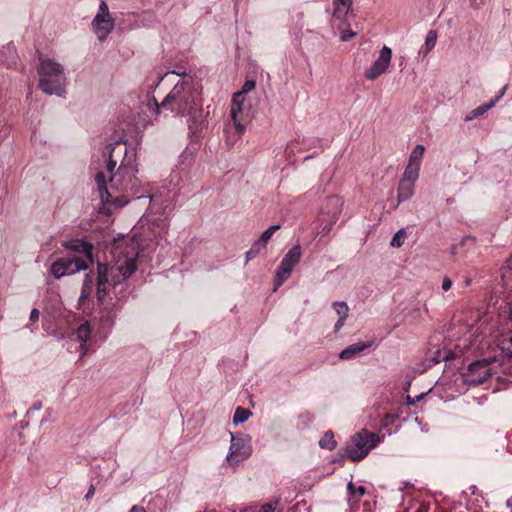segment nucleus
Here are the masks:
<instances>
[{
    "mask_svg": "<svg viewBox=\"0 0 512 512\" xmlns=\"http://www.w3.org/2000/svg\"><path fill=\"white\" fill-rule=\"evenodd\" d=\"M136 172L133 157L127 156L125 146L116 143L95 175L99 198L109 212L128 204L131 197L142 198L137 195Z\"/></svg>",
    "mask_w": 512,
    "mask_h": 512,
    "instance_id": "1",
    "label": "nucleus"
},
{
    "mask_svg": "<svg viewBox=\"0 0 512 512\" xmlns=\"http://www.w3.org/2000/svg\"><path fill=\"white\" fill-rule=\"evenodd\" d=\"M113 262L110 266L98 263L97 296L102 300L110 285L116 286L128 279L137 269L138 245L131 241L117 244L113 248Z\"/></svg>",
    "mask_w": 512,
    "mask_h": 512,
    "instance_id": "2",
    "label": "nucleus"
},
{
    "mask_svg": "<svg viewBox=\"0 0 512 512\" xmlns=\"http://www.w3.org/2000/svg\"><path fill=\"white\" fill-rule=\"evenodd\" d=\"M155 112L168 111L176 116L196 118L201 109L199 90L191 77L178 81L164 100L158 104L154 99Z\"/></svg>",
    "mask_w": 512,
    "mask_h": 512,
    "instance_id": "3",
    "label": "nucleus"
},
{
    "mask_svg": "<svg viewBox=\"0 0 512 512\" xmlns=\"http://www.w3.org/2000/svg\"><path fill=\"white\" fill-rule=\"evenodd\" d=\"M39 87L48 95L62 96L65 92L67 78L61 63L49 57H39Z\"/></svg>",
    "mask_w": 512,
    "mask_h": 512,
    "instance_id": "4",
    "label": "nucleus"
},
{
    "mask_svg": "<svg viewBox=\"0 0 512 512\" xmlns=\"http://www.w3.org/2000/svg\"><path fill=\"white\" fill-rule=\"evenodd\" d=\"M425 147L418 144L409 155L408 163L397 188L398 203L409 200L414 195L415 183L420 175Z\"/></svg>",
    "mask_w": 512,
    "mask_h": 512,
    "instance_id": "5",
    "label": "nucleus"
},
{
    "mask_svg": "<svg viewBox=\"0 0 512 512\" xmlns=\"http://www.w3.org/2000/svg\"><path fill=\"white\" fill-rule=\"evenodd\" d=\"M380 442L381 437L378 433L362 429L351 437L345 456L354 462L360 461Z\"/></svg>",
    "mask_w": 512,
    "mask_h": 512,
    "instance_id": "6",
    "label": "nucleus"
},
{
    "mask_svg": "<svg viewBox=\"0 0 512 512\" xmlns=\"http://www.w3.org/2000/svg\"><path fill=\"white\" fill-rule=\"evenodd\" d=\"M231 443L226 455L227 463L236 467L252 454L251 438L248 435L230 433Z\"/></svg>",
    "mask_w": 512,
    "mask_h": 512,
    "instance_id": "7",
    "label": "nucleus"
},
{
    "mask_svg": "<svg viewBox=\"0 0 512 512\" xmlns=\"http://www.w3.org/2000/svg\"><path fill=\"white\" fill-rule=\"evenodd\" d=\"M88 265L86 260L80 257H63L52 263L50 273L59 279L64 276L75 274L81 270H86Z\"/></svg>",
    "mask_w": 512,
    "mask_h": 512,
    "instance_id": "8",
    "label": "nucleus"
},
{
    "mask_svg": "<svg viewBox=\"0 0 512 512\" xmlns=\"http://www.w3.org/2000/svg\"><path fill=\"white\" fill-rule=\"evenodd\" d=\"M301 257V247L294 245L283 257L276 272L275 290L283 284L291 275L293 268L298 264Z\"/></svg>",
    "mask_w": 512,
    "mask_h": 512,
    "instance_id": "9",
    "label": "nucleus"
},
{
    "mask_svg": "<svg viewBox=\"0 0 512 512\" xmlns=\"http://www.w3.org/2000/svg\"><path fill=\"white\" fill-rule=\"evenodd\" d=\"M491 362L492 360L483 359L470 363L465 374V382L469 385H479L488 380L493 374Z\"/></svg>",
    "mask_w": 512,
    "mask_h": 512,
    "instance_id": "10",
    "label": "nucleus"
},
{
    "mask_svg": "<svg viewBox=\"0 0 512 512\" xmlns=\"http://www.w3.org/2000/svg\"><path fill=\"white\" fill-rule=\"evenodd\" d=\"M93 30L100 41L105 40L114 28V20L110 16L108 5L102 1L99 5V12L94 17Z\"/></svg>",
    "mask_w": 512,
    "mask_h": 512,
    "instance_id": "11",
    "label": "nucleus"
},
{
    "mask_svg": "<svg viewBox=\"0 0 512 512\" xmlns=\"http://www.w3.org/2000/svg\"><path fill=\"white\" fill-rule=\"evenodd\" d=\"M391 59L392 50L387 46H383L379 52L378 58L372 63V65L368 69L365 70V78L371 81L377 79L379 76H381L388 70L391 63Z\"/></svg>",
    "mask_w": 512,
    "mask_h": 512,
    "instance_id": "12",
    "label": "nucleus"
},
{
    "mask_svg": "<svg viewBox=\"0 0 512 512\" xmlns=\"http://www.w3.org/2000/svg\"><path fill=\"white\" fill-rule=\"evenodd\" d=\"M245 98H240V94H234L231 101L230 117L233 121L235 129L239 134H243L246 130V120L248 113L244 107Z\"/></svg>",
    "mask_w": 512,
    "mask_h": 512,
    "instance_id": "13",
    "label": "nucleus"
},
{
    "mask_svg": "<svg viewBox=\"0 0 512 512\" xmlns=\"http://www.w3.org/2000/svg\"><path fill=\"white\" fill-rule=\"evenodd\" d=\"M64 247L69 250L78 252L81 254L79 257L86 260V263L92 262V250L93 246L82 240H73L64 243Z\"/></svg>",
    "mask_w": 512,
    "mask_h": 512,
    "instance_id": "14",
    "label": "nucleus"
},
{
    "mask_svg": "<svg viewBox=\"0 0 512 512\" xmlns=\"http://www.w3.org/2000/svg\"><path fill=\"white\" fill-rule=\"evenodd\" d=\"M324 209L329 215L330 220L335 223L342 210V200L338 196L329 197L326 200Z\"/></svg>",
    "mask_w": 512,
    "mask_h": 512,
    "instance_id": "15",
    "label": "nucleus"
},
{
    "mask_svg": "<svg viewBox=\"0 0 512 512\" xmlns=\"http://www.w3.org/2000/svg\"><path fill=\"white\" fill-rule=\"evenodd\" d=\"M371 346H372V342L354 343V344L348 346L347 348L343 349L340 352L339 357L342 360H350Z\"/></svg>",
    "mask_w": 512,
    "mask_h": 512,
    "instance_id": "16",
    "label": "nucleus"
},
{
    "mask_svg": "<svg viewBox=\"0 0 512 512\" xmlns=\"http://www.w3.org/2000/svg\"><path fill=\"white\" fill-rule=\"evenodd\" d=\"M91 336V328L88 323L81 324L77 329V338L81 342V357L88 352L87 341Z\"/></svg>",
    "mask_w": 512,
    "mask_h": 512,
    "instance_id": "17",
    "label": "nucleus"
},
{
    "mask_svg": "<svg viewBox=\"0 0 512 512\" xmlns=\"http://www.w3.org/2000/svg\"><path fill=\"white\" fill-rule=\"evenodd\" d=\"M281 228L280 225H272L269 228H267L265 231L262 232L259 239L255 241L257 244H259L263 249L265 248L267 242L271 239L273 234Z\"/></svg>",
    "mask_w": 512,
    "mask_h": 512,
    "instance_id": "18",
    "label": "nucleus"
},
{
    "mask_svg": "<svg viewBox=\"0 0 512 512\" xmlns=\"http://www.w3.org/2000/svg\"><path fill=\"white\" fill-rule=\"evenodd\" d=\"M437 32L435 30H429L425 37L423 54L427 55L436 45Z\"/></svg>",
    "mask_w": 512,
    "mask_h": 512,
    "instance_id": "19",
    "label": "nucleus"
},
{
    "mask_svg": "<svg viewBox=\"0 0 512 512\" xmlns=\"http://www.w3.org/2000/svg\"><path fill=\"white\" fill-rule=\"evenodd\" d=\"M319 445L321 448L328 449V450H333L336 447L337 443L334 439V435H333L332 431H327L323 435V437L319 441Z\"/></svg>",
    "mask_w": 512,
    "mask_h": 512,
    "instance_id": "20",
    "label": "nucleus"
},
{
    "mask_svg": "<svg viewBox=\"0 0 512 512\" xmlns=\"http://www.w3.org/2000/svg\"><path fill=\"white\" fill-rule=\"evenodd\" d=\"M252 413L242 407H237L233 416V423L235 425L244 423L251 417Z\"/></svg>",
    "mask_w": 512,
    "mask_h": 512,
    "instance_id": "21",
    "label": "nucleus"
},
{
    "mask_svg": "<svg viewBox=\"0 0 512 512\" xmlns=\"http://www.w3.org/2000/svg\"><path fill=\"white\" fill-rule=\"evenodd\" d=\"M493 108V103H487L481 106H478L477 108L473 109L469 112V114L465 117V121H471L480 115L486 113L489 109Z\"/></svg>",
    "mask_w": 512,
    "mask_h": 512,
    "instance_id": "22",
    "label": "nucleus"
},
{
    "mask_svg": "<svg viewBox=\"0 0 512 512\" xmlns=\"http://www.w3.org/2000/svg\"><path fill=\"white\" fill-rule=\"evenodd\" d=\"M92 287H93V280L87 274L83 281V286H82V290H81V294H80V298H79L80 301H84L90 296V294L92 292Z\"/></svg>",
    "mask_w": 512,
    "mask_h": 512,
    "instance_id": "23",
    "label": "nucleus"
},
{
    "mask_svg": "<svg viewBox=\"0 0 512 512\" xmlns=\"http://www.w3.org/2000/svg\"><path fill=\"white\" fill-rule=\"evenodd\" d=\"M335 5V14H342L345 15L348 13L351 5L352 0H334Z\"/></svg>",
    "mask_w": 512,
    "mask_h": 512,
    "instance_id": "24",
    "label": "nucleus"
},
{
    "mask_svg": "<svg viewBox=\"0 0 512 512\" xmlns=\"http://www.w3.org/2000/svg\"><path fill=\"white\" fill-rule=\"evenodd\" d=\"M406 231L404 229H400L398 230L395 235L393 236L391 242H390V245L392 247H396V248H399L403 245L405 239H406Z\"/></svg>",
    "mask_w": 512,
    "mask_h": 512,
    "instance_id": "25",
    "label": "nucleus"
},
{
    "mask_svg": "<svg viewBox=\"0 0 512 512\" xmlns=\"http://www.w3.org/2000/svg\"><path fill=\"white\" fill-rule=\"evenodd\" d=\"M333 307H334L336 313L339 315V317H341V318L348 317L349 307L345 302H342V301L334 302Z\"/></svg>",
    "mask_w": 512,
    "mask_h": 512,
    "instance_id": "26",
    "label": "nucleus"
},
{
    "mask_svg": "<svg viewBox=\"0 0 512 512\" xmlns=\"http://www.w3.org/2000/svg\"><path fill=\"white\" fill-rule=\"evenodd\" d=\"M255 81L253 80H246L241 88L240 91L236 92L235 94H240V98H245V94L251 92L255 88Z\"/></svg>",
    "mask_w": 512,
    "mask_h": 512,
    "instance_id": "27",
    "label": "nucleus"
},
{
    "mask_svg": "<svg viewBox=\"0 0 512 512\" xmlns=\"http://www.w3.org/2000/svg\"><path fill=\"white\" fill-rule=\"evenodd\" d=\"M166 228H167V224L165 223V221L159 220V221L153 223V227L151 228V230H152V233L154 236H159L165 232Z\"/></svg>",
    "mask_w": 512,
    "mask_h": 512,
    "instance_id": "28",
    "label": "nucleus"
},
{
    "mask_svg": "<svg viewBox=\"0 0 512 512\" xmlns=\"http://www.w3.org/2000/svg\"><path fill=\"white\" fill-rule=\"evenodd\" d=\"M262 247L256 242L253 243L252 247L246 252V260L250 261L260 254Z\"/></svg>",
    "mask_w": 512,
    "mask_h": 512,
    "instance_id": "29",
    "label": "nucleus"
},
{
    "mask_svg": "<svg viewBox=\"0 0 512 512\" xmlns=\"http://www.w3.org/2000/svg\"><path fill=\"white\" fill-rule=\"evenodd\" d=\"M348 489L353 495L361 497L365 494V488L363 486H355L352 482H349Z\"/></svg>",
    "mask_w": 512,
    "mask_h": 512,
    "instance_id": "30",
    "label": "nucleus"
},
{
    "mask_svg": "<svg viewBox=\"0 0 512 512\" xmlns=\"http://www.w3.org/2000/svg\"><path fill=\"white\" fill-rule=\"evenodd\" d=\"M356 36V33L351 30H342L340 32V40L341 42H347L354 38Z\"/></svg>",
    "mask_w": 512,
    "mask_h": 512,
    "instance_id": "31",
    "label": "nucleus"
},
{
    "mask_svg": "<svg viewBox=\"0 0 512 512\" xmlns=\"http://www.w3.org/2000/svg\"><path fill=\"white\" fill-rule=\"evenodd\" d=\"M506 90H507V85H505L499 92L498 94L494 97V99H492L489 103H493V107L496 105V103L498 101H500L503 96L505 95L506 93Z\"/></svg>",
    "mask_w": 512,
    "mask_h": 512,
    "instance_id": "32",
    "label": "nucleus"
},
{
    "mask_svg": "<svg viewBox=\"0 0 512 512\" xmlns=\"http://www.w3.org/2000/svg\"><path fill=\"white\" fill-rule=\"evenodd\" d=\"M40 312L38 309L34 308L30 312V321L31 322H37L39 320Z\"/></svg>",
    "mask_w": 512,
    "mask_h": 512,
    "instance_id": "33",
    "label": "nucleus"
},
{
    "mask_svg": "<svg viewBox=\"0 0 512 512\" xmlns=\"http://www.w3.org/2000/svg\"><path fill=\"white\" fill-rule=\"evenodd\" d=\"M451 287H452V281H451V279H450V278H448V277H445V278L443 279V281H442V289H443L444 291H448V290H450V289H451Z\"/></svg>",
    "mask_w": 512,
    "mask_h": 512,
    "instance_id": "34",
    "label": "nucleus"
},
{
    "mask_svg": "<svg viewBox=\"0 0 512 512\" xmlns=\"http://www.w3.org/2000/svg\"><path fill=\"white\" fill-rule=\"evenodd\" d=\"M345 320H346V318L339 317V319L336 322L335 327H334V330L336 332L339 331L343 327Z\"/></svg>",
    "mask_w": 512,
    "mask_h": 512,
    "instance_id": "35",
    "label": "nucleus"
},
{
    "mask_svg": "<svg viewBox=\"0 0 512 512\" xmlns=\"http://www.w3.org/2000/svg\"><path fill=\"white\" fill-rule=\"evenodd\" d=\"M129 512H146L145 508L140 505H134L131 507Z\"/></svg>",
    "mask_w": 512,
    "mask_h": 512,
    "instance_id": "36",
    "label": "nucleus"
},
{
    "mask_svg": "<svg viewBox=\"0 0 512 512\" xmlns=\"http://www.w3.org/2000/svg\"><path fill=\"white\" fill-rule=\"evenodd\" d=\"M94 492H95V488L93 485L90 486L85 498L86 499H89L90 497H92L94 495Z\"/></svg>",
    "mask_w": 512,
    "mask_h": 512,
    "instance_id": "37",
    "label": "nucleus"
},
{
    "mask_svg": "<svg viewBox=\"0 0 512 512\" xmlns=\"http://www.w3.org/2000/svg\"><path fill=\"white\" fill-rule=\"evenodd\" d=\"M261 512H273L272 505H264L261 509Z\"/></svg>",
    "mask_w": 512,
    "mask_h": 512,
    "instance_id": "38",
    "label": "nucleus"
},
{
    "mask_svg": "<svg viewBox=\"0 0 512 512\" xmlns=\"http://www.w3.org/2000/svg\"><path fill=\"white\" fill-rule=\"evenodd\" d=\"M145 224H146V219H143V218H142V219L139 221V223H138L137 229H142V228H144Z\"/></svg>",
    "mask_w": 512,
    "mask_h": 512,
    "instance_id": "39",
    "label": "nucleus"
},
{
    "mask_svg": "<svg viewBox=\"0 0 512 512\" xmlns=\"http://www.w3.org/2000/svg\"><path fill=\"white\" fill-rule=\"evenodd\" d=\"M148 198L150 199V202H153L156 199L154 195H149Z\"/></svg>",
    "mask_w": 512,
    "mask_h": 512,
    "instance_id": "40",
    "label": "nucleus"
},
{
    "mask_svg": "<svg viewBox=\"0 0 512 512\" xmlns=\"http://www.w3.org/2000/svg\"><path fill=\"white\" fill-rule=\"evenodd\" d=\"M169 74H170V72H169ZM171 74L184 75V73H179V72H175V71H172ZM166 75H168V73H166Z\"/></svg>",
    "mask_w": 512,
    "mask_h": 512,
    "instance_id": "41",
    "label": "nucleus"
},
{
    "mask_svg": "<svg viewBox=\"0 0 512 512\" xmlns=\"http://www.w3.org/2000/svg\"><path fill=\"white\" fill-rule=\"evenodd\" d=\"M407 399H408V403H409V404H414V402H413V401H410V396H407Z\"/></svg>",
    "mask_w": 512,
    "mask_h": 512,
    "instance_id": "42",
    "label": "nucleus"
},
{
    "mask_svg": "<svg viewBox=\"0 0 512 512\" xmlns=\"http://www.w3.org/2000/svg\"><path fill=\"white\" fill-rule=\"evenodd\" d=\"M509 341H510V343H511V345H512V336L510 337ZM510 353H511V355H512V350L510 351Z\"/></svg>",
    "mask_w": 512,
    "mask_h": 512,
    "instance_id": "43",
    "label": "nucleus"
}]
</instances>
